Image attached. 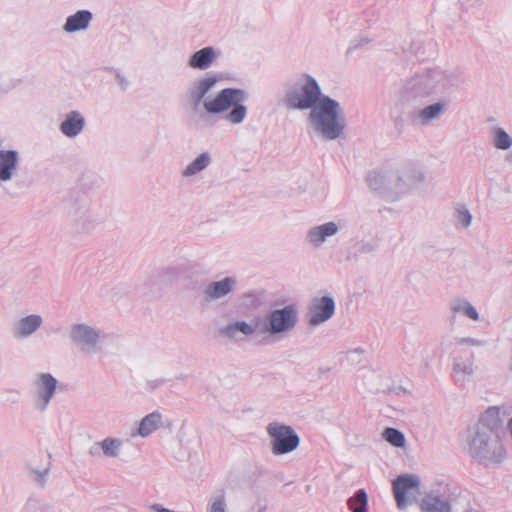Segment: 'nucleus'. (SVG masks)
I'll return each mask as SVG.
<instances>
[{"label": "nucleus", "mask_w": 512, "mask_h": 512, "mask_svg": "<svg viewBox=\"0 0 512 512\" xmlns=\"http://www.w3.org/2000/svg\"><path fill=\"white\" fill-rule=\"evenodd\" d=\"M448 109V102L439 100L437 102L426 105L421 109L414 110L410 113L413 122L420 126H429L434 121L439 120Z\"/></svg>", "instance_id": "obj_14"}, {"label": "nucleus", "mask_w": 512, "mask_h": 512, "mask_svg": "<svg viewBox=\"0 0 512 512\" xmlns=\"http://www.w3.org/2000/svg\"><path fill=\"white\" fill-rule=\"evenodd\" d=\"M162 414L159 411H154L145 417L139 423L137 434L142 438L150 436L162 424Z\"/></svg>", "instance_id": "obj_24"}, {"label": "nucleus", "mask_w": 512, "mask_h": 512, "mask_svg": "<svg viewBox=\"0 0 512 512\" xmlns=\"http://www.w3.org/2000/svg\"><path fill=\"white\" fill-rule=\"evenodd\" d=\"M402 122H403V120H402L401 118H397V119H396V125H397L398 123H402Z\"/></svg>", "instance_id": "obj_49"}, {"label": "nucleus", "mask_w": 512, "mask_h": 512, "mask_svg": "<svg viewBox=\"0 0 512 512\" xmlns=\"http://www.w3.org/2000/svg\"><path fill=\"white\" fill-rule=\"evenodd\" d=\"M396 176H403V180L400 181V184L402 185V192L406 187L424 180V174L414 165L407 166L400 173H396Z\"/></svg>", "instance_id": "obj_27"}, {"label": "nucleus", "mask_w": 512, "mask_h": 512, "mask_svg": "<svg viewBox=\"0 0 512 512\" xmlns=\"http://www.w3.org/2000/svg\"><path fill=\"white\" fill-rule=\"evenodd\" d=\"M211 163V154L207 151L202 152L182 170L181 175L184 178L195 176L204 171Z\"/></svg>", "instance_id": "obj_23"}, {"label": "nucleus", "mask_w": 512, "mask_h": 512, "mask_svg": "<svg viewBox=\"0 0 512 512\" xmlns=\"http://www.w3.org/2000/svg\"><path fill=\"white\" fill-rule=\"evenodd\" d=\"M465 512H481V511H480V510H478V509L469 508V509H467Z\"/></svg>", "instance_id": "obj_47"}, {"label": "nucleus", "mask_w": 512, "mask_h": 512, "mask_svg": "<svg viewBox=\"0 0 512 512\" xmlns=\"http://www.w3.org/2000/svg\"><path fill=\"white\" fill-rule=\"evenodd\" d=\"M468 452L470 456L485 465L500 463L505 452L498 434L475 429L469 430Z\"/></svg>", "instance_id": "obj_4"}, {"label": "nucleus", "mask_w": 512, "mask_h": 512, "mask_svg": "<svg viewBox=\"0 0 512 512\" xmlns=\"http://www.w3.org/2000/svg\"><path fill=\"white\" fill-rule=\"evenodd\" d=\"M102 455L107 458H117L123 447V440L120 438L106 437L101 441Z\"/></svg>", "instance_id": "obj_30"}, {"label": "nucleus", "mask_w": 512, "mask_h": 512, "mask_svg": "<svg viewBox=\"0 0 512 512\" xmlns=\"http://www.w3.org/2000/svg\"><path fill=\"white\" fill-rule=\"evenodd\" d=\"M91 457H100L102 455V444L100 442L94 443L88 450Z\"/></svg>", "instance_id": "obj_43"}, {"label": "nucleus", "mask_w": 512, "mask_h": 512, "mask_svg": "<svg viewBox=\"0 0 512 512\" xmlns=\"http://www.w3.org/2000/svg\"><path fill=\"white\" fill-rule=\"evenodd\" d=\"M184 270L183 266H169L158 271L156 277L160 283L169 286L178 281Z\"/></svg>", "instance_id": "obj_29"}, {"label": "nucleus", "mask_w": 512, "mask_h": 512, "mask_svg": "<svg viewBox=\"0 0 512 512\" xmlns=\"http://www.w3.org/2000/svg\"><path fill=\"white\" fill-rule=\"evenodd\" d=\"M383 439L396 448H403L406 438L403 432L393 427H387L382 432Z\"/></svg>", "instance_id": "obj_32"}, {"label": "nucleus", "mask_w": 512, "mask_h": 512, "mask_svg": "<svg viewBox=\"0 0 512 512\" xmlns=\"http://www.w3.org/2000/svg\"><path fill=\"white\" fill-rule=\"evenodd\" d=\"M86 120L84 116L76 110L69 111L65 119L61 122L59 130L68 138L78 136L84 129Z\"/></svg>", "instance_id": "obj_20"}, {"label": "nucleus", "mask_w": 512, "mask_h": 512, "mask_svg": "<svg viewBox=\"0 0 512 512\" xmlns=\"http://www.w3.org/2000/svg\"><path fill=\"white\" fill-rule=\"evenodd\" d=\"M461 72L440 67L416 71L403 82L400 98L403 103L421 106L435 95H443L461 83Z\"/></svg>", "instance_id": "obj_3"}, {"label": "nucleus", "mask_w": 512, "mask_h": 512, "mask_svg": "<svg viewBox=\"0 0 512 512\" xmlns=\"http://www.w3.org/2000/svg\"><path fill=\"white\" fill-rule=\"evenodd\" d=\"M209 512H226V500L224 492H221L214 498Z\"/></svg>", "instance_id": "obj_39"}, {"label": "nucleus", "mask_w": 512, "mask_h": 512, "mask_svg": "<svg viewBox=\"0 0 512 512\" xmlns=\"http://www.w3.org/2000/svg\"><path fill=\"white\" fill-rule=\"evenodd\" d=\"M453 370L456 373H463L465 375L471 376L474 373L472 357L466 361H461L460 359L455 358Z\"/></svg>", "instance_id": "obj_35"}, {"label": "nucleus", "mask_w": 512, "mask_h": 512, "mask_svg": "<svg viewBox=\"0 0 512 512\" xmlns=\"http://www.w3.org/2000/svg\"><path fill=\"white\" fill-rule=\"evenodd\" d=\"M457 344L481 347L486 345V341L475 339L472 337H465L458 339Z\"/></svg>", "instance_id": "obj_41"}, {"label": "nucleus", "mask_w": 512, "mask_h": 512, "mask_svg": "<svg viewBox=\"0 0 512 512\" xmlns=\"http://www.w3.org/2000/svg\"><path fill=\"white\" fill-rule=\"evenodd\" d=\"M484 4V0H458V5L463 11H470L479 8Z\"/></svg>", "instance_id": "obj_40"}, {"label": "nucleus", "mask_w": 512, "mask_h": 512, "mask_svg": "<svg viewBox=\"0 0 512 512\" xmlns=\"http://www.w3.org/2000/svg\"><path fill=\"white\" fill-rule=\"evenodd\" d=\"M93 19V14L90 10H78L76 13L68 16L63 25V30L66 33H76L86 30Z\"/></svg>", "instance_id": "obj_22"}, {"label": "nucleus", "mask_w": 512, "mask_h": 512, "mask_svg": "<svg viewBox=\"0 0 512 512\" xmlns=\"http://www.w3.org/2000/svg\"><path fill=\"white\" fill-rule=\"evenodd\" d=\"M69 215L78 232H88L105 221L103 215L89 208L86 199L73 203L69 208Z\"/></svg>", "instance_id": "obj_9"}, {"label": "nucleus", "mask_w": 512, "mask_h": 512, "mask_svg": "<svg viewBox=\"0 0 512 512\" xmlns=\"http://www.w3.org/2000/svg\"><path fill=\"white\" fill-rule=\"evenodd\" d=\"M334 313L335 301L332 296L314 298L308 309V323L312 327H317L331 319Z\"/></svg>", "instance_id": "obj_12"}, {"label": "nucleus", "mask_w": 512, "mask_h": 512, "mask_svg": "<svg viewBox=\"0 0 512 512\" xmlns=\"http://www.w3.org/2000/svg\"><path fill=\"white\" fill-rule=\"evenodd\" d=\"M347 506L351 512H367V492L364 489L357 490L354 495L347 500Z\"/></svg>", "instance_id": "obj_31"}, {"label": "nucleus", "mask_w": 512, "mask_h": 512, "mask_svg": "<svg viewBox=\"0 0 512 512\" xmlns=\"http://www.w3.org/2000/svg\"><path fill=\"white\" fill-rule=\"evenodd\" d=\"M281 103L290 110H310L307 122L324 140L338 139L346 128L340 103L323 94L317 80L309 74L284 84Z\"/></svg>", "instance_id": "obj_1"}, {"label": "nucleus", "mask_w": 512, "mask_h": 512, "mask_svg": "<svg viewBox=\"0 0 512 512\" xmlns=\"http://www.w3.org/2000/svg\"><path fill=\"white\" fill-rule=\"evenodd\" d=\"M163 383V380L161 379H158V380H154V381H150L149 384L152 388H155V387H158L160 384Z\"/></svg>", "instance_id": "obj_45"}, {"label": "nucleus", "mask_w": 512, "mask_h": 512, "mask_svg": "<svg viewBox=\"0 0 512 512\" xmlns=\"http://www.w3.org/2000/svg\"><path fill=\"white\" fill-rule=\"evenodd\" d=\"M237 286V280L234 277H224L219 281L209 282L201 292L205 302L210 303L220 300L232 293Z\"/></svg>", "instance_id": "obj_13"}, {"label": "nucleus", "mask_w": 512, "mask_h": 512, "mask_svg": "<svg viewBox=\"0 0 512 512\" xmlns=\"http://www.w3.org/2000/svg\"><path fill=\"white\" fill-rule=\"evenodd\" d=\"M57 379L50 373H40L34 380L36 389L35 408L44 412L54 397L57 389Z\"/></svg>", "instance_id": "obj_11"}, {"label": "nucleus", "mask_w": 512, "mask_h": 512, "mask_svg": "<svg viewBox=\"0 0 512 512\" xmlns=\"http://www.w3.org/2000/svg\"><path fill=\"white\" fill-rule=\"evenodd\" d=\"M340 231V226L334 221H329L311 227L305 236L306 242L314 248H320L331 237Z\"/></svg>", "instance_id": "obj_15"}, {"label": "nucleus", "mask_w": 512, "mask_h": 512, "mask_svg": "<svg viewBox=\"0 0 512 512\" xmlns=\"http://www.w3.org/2000/svg\"><path fill=\"white\" fill-rule=\"evenodd\" d=\"M421 479L417 474L406 473L397 476L392 483L396 505L404 510L409 504L418 502Z\"/></svg>", "instance_id": "obj_8"}, {"label": "nucleus", "mask_w": 512, "mask_h": 512, "mask_svg": "<svg viewBox=\"0 0 512 512\" xmlns=\"http://www.w3.org/2000/svg\"><path fill=\"white\" fill-rule=\"evenodd\" d=\"M115 77L119 87L122 90H126L129 86V81L126 79V77L119 70H116Z\"/></svg>", "instance_id": "obj_42"}, {"label": "nucleus", "mask_w": 512, "mask_h": 512, "mask_svg": "<svg viewBox=\"0 0 512 512\" xmlns=\"http://www.w3.org/2000/svg\"><path fill=\"white\" fill-rule=\"evenodd\" d=\"M220 334L229 338L234 339L238 332L242 333L245 336H251L255 333V326L249 324L246 321H235L232 323H228L226 326L222 327L219 330Z\"/></svg>", "instance_id": "obj_25"}, {"label": "nucleus", "mask_w": 512, "mask_h": 512, "mask_svg": "<svg viewBox=\"0 0 512 512\" xmlns=\"http://www.w3.org/2000/svg\"><path fill=\"white\" fill-rule=\"evenodd\" d=\"M243 297L249 305L261 306L264 302L265 291H249Z\"/></svg>", "instance_id": "obj_38"}, {"label": "nucleus", "mask_w": 512, "mask_h": 512, "mask_svg": "<svg viewBox=\"0 0 512 512\" xmlns=\"http://www.w3.org/2000/svg\"><path fill=\"white\" fill-rule=\"evenodd\" d=\"M49 474V467L39 470L35 468H29V475L31 479L40 487H44L47 477Z\"/></svg>", "instance_id": "obj_36"}, {"label": "nucleus", "mask_w": 512, "mask_h": 512, "mask_svg": "<svg viewBox=\"0 0 512 512\" xmlns=\"http://www.w3.org/2000/svg\"><path fill=\"white\" fill-rule=\"evenodd\" d=\"M491 143L499 150L512 147V137L501 127H493L490 131Z\"/></svg>", "instance_id": "obj_28"}, {"label": "nucleus", "mask_w": 512, "mask_h": 512, "mask_svg": "<svg viewBox=\"0 0 512 512\" xmlns=\"http://www.w3.org/2000/svg\"><path fill=\"white\" fill-rule=\"evenodd\" d=\"M263 321H264V319L257 317V318H254L249 324H252V326H255V332H256L259 327H261L259 329V331L263 328Z\"/></svg>", "instance_id": "obj_44"}, {"label": "nucleus", "mask_w": 512, "mask_h": 512, "mask_svg": "<svg viewBox=\"0 0 512 512\" xmlns=\"http://www.w3.org/2000/svg\"><path fill=\"white\" fill-rule=\"evenodd\" d=\"M51 509V507L36 497H29L21 512H48Z\"/></svg>", "instance_id": "obj_33"}, {"label": "nucleus", "mask_w": 512, "mask_h": 512, "mask_svg": "<svg viewBox=\"0 0 512 512\" xmlns=\"http://www.w3.org/2000/svg\"><path fill=\"white\" fill-rule=\"evenodd\" d=\"M353 257L357 259L364 254H370L376 251L377 243L372 240H361L354 244Z\"/></svg>", "instance_id": "obj_34"}, {"label": "nucleus", "mask_w": 512, "mask_h": 512, "mask_svg": "<svg viewBox=\"0 0 512 512\" xmlns=\"http://www.w3.org/2000/svg\"><path fill=\"white\" fill-rule=\"evenodd\" d=\"M455 217L463 227L467 228L471 225L472 215L465 206L461 205L456 208Z\"/></svg>", "instance_id": "obj_37"}, {"label": "nucleus", "mask_w": 512, "mask_h": 512, "mask_svg": "<svg viewBox=\"0 0 512 512\" xmlns=\"http://www.w3.org/2000/svg\"><path fill=\"white\" fill-rule=\"evenodd\" d=\"M43 325V317L39 314H29L15 321L11 333L16 339H27L35 334Z\"/></svg>", "instance_id": "obj_16"}, {"label": "nucleus", "mask_w": 512, "mask_h": 512, "mask_svg": "<svg viewBox=\"0 0 512 512\" xmlns=\"http://www.w3.org/2000/svg\"><path fill=\"white\" fill-rule=\"evenodd\" d=\"M402 180L403 176H396V173L393 172L372 171L366 177L369 188L383 196L401 193L400 181Z\"/></svg>", "instance_id": "obj_10"}, {"label": "nucleus", "mask_w": 512, "mask_h": 512, "mask_svg": "<svg viewBox=\"0 0 512 512\" xmlns=\"http://www.w3.org/2000/svg\"><path fill=\"white\" fill-rule=\"evenodd\" d=\"M298 319L299 310L295 304L273 309L265 315L260 333L271 336L288 333L296 327Z\"/></svg>", "instance_id": "obj_6"}, {"label": "nucleus", "mask_w": 512, "mask_h": 512, "mask_svg": "<svg viewBox=\"0 0 512 512\" xmlns=\"http://www.w3.org/2000/svg\"><path fill=\"white\" fill-rule=\"evenodd\" d=\"M217 75H206L195 80L188 89V100L194 111L203 108L208 114L218 115L230 110L224 117L231 124H240L247 114V107L243 104L249 97L248 93L240 88H224L214 98L206 94L214 88L219 81Z\"/></svg>", "instance_id": "obj_2"}, {"label": "nucleus", "mask_w": 512, "mask_h": 512, "mask_svg": "<svg viewBox=\"0 0 512 512\" xmlns=\"http://www.w3.org/2000/svg\"><path fill=\"white\" fill-rule=\"evenodd\" d=\"M449 308L454 314H463L474 321L479 320L478 311L465 298L457 297L452 299L449 303Z\"/></svg>", "instance_id": "obj_26"}, {"label": "nucleus", "mask_w": 512, "mask_h": 512, "mask_svg": "<svg viewBox=\"0 0 512 512\" xmlns=\"http://www.w3.org/2000/svg\"><path fill=\"white\" fill-rule=\"evenodd\" d=\"M70 344L81 354L90 357L100 352L101 331L87 323H73L67 334Z\"/></svg>", "instance_id": "obj_5"}, {"label": "nucleus", "mask_w": 512, "mask_h": 512, "mask_svg": "<svg viewBox=\"0 0 512 512\" xmlns=\"http://www.w3.org/2000/svg\"><path fill=\"white\" fill-rule=\"evenodd\" d=\"M502 421L500 418V410L498 407H489L480 417L478 422L472 429L498 434V429L501 427Z\"/></svg>", "instance_id": "obj_21"}, {"label": "nucleus", "mask_w": 512, "mask_h": 512, "mask_svg": "<svg viewBox=\"0 0 512 512\" xmlns=\"http://www.w3.org/2000/svg\"><path fill=\"white\" fill-rule=\"evenodd\" d=\"M265 511H266V508L265 507H261V508L258 509L257 512H265Z\"/></svg>", "instance_id": "obj_48"}, {"label": "nucleus", "mask_w": 512, "mask_h": 512, "mask_svg": "<svg viewBox=\"0 0 512 512\" xmlns=\"http://www.w3.org/2000/svg\"><path fill=\"white\" fill-rule=\"evenodd\" d=\"M220 56V51L212 46H206L194 52L188 60V66L195 70H206Z\"/></svg>", "instance_id": "obj_18"}, {"label": "nucleus", "mask_w": 512, "mask_h": 512, "mask_svg": "<svg viewBox=\"0 0 512 512\" xmlns=\"http://www.w3.org/2000/svg\"><path fill=\"white\" fill-rule=\"evenodd\" d=\"M20 156L14 149H0V182H9L18 173Z\"/></svg>", "instance_id": "obj_17"}, {"label": "nucleus", "mask_w": 512, "mask_h": 512, "mask_svg": "<svg viewBox=\"0 0 512 512\" xmlns=\"http://www.w3.org/2000/svg\"><path fill=\"white\" fill-rule=\"evenodd\" d=\"M266 431L270 437L271 450L274 455L291 453L300 445V437L290 425L271 422L267 425Z\"/></svg>", "instance_id": "obj_7"}, {"label": "nucleus", "mask_w": 512, "mask_h": 512, "mask_svg": "<svg viewBox=\"0 0 512 512\" xmlns=\"http://www.w3.org/2000/svg\"><path fill=\"white\" fill-rule=\"evenodd\" d=\"M506 161L512 164V151L506 155Z\"/></svg>", "instance_id": "obj_46"}, {"label": "nucleus", "mask_w": 512, "mask_h": 512, "mask_svg": "<svg viewBox=\"0 0 512 512\" xmlns=\"http://www.w3.org/2000/svg\"><path fill=\"white\" fill-rule=\"evenodd\" d=\"M420 512H452V504L447 497L428 492L419 502Z\"/></svg>", "instance_id": "obj_19"}]
</instances>
